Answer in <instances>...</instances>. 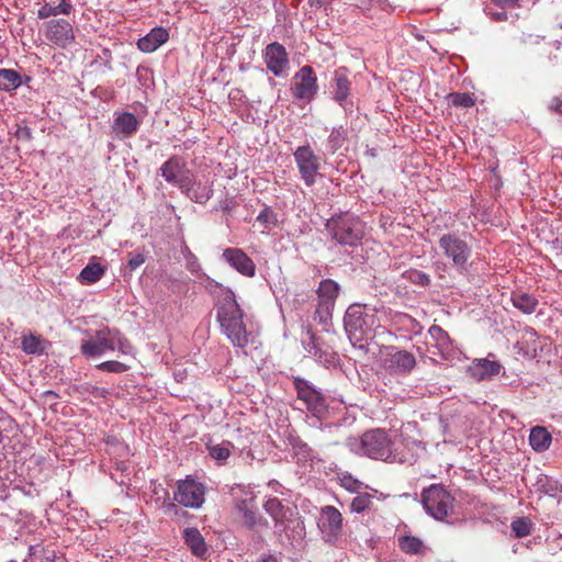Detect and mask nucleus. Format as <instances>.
Segmentation results:
<instances>
[{"mask_svg": "<svg viewBox=\"0 0 562 562\" xmlns=\"http://www.w3.org/2000/svg\"><path fill=\"white\" fill-rule=\"evenodd\" d=\"M501 364L487 359H477L469 367L468 373L476 380H485L499 373Z\"/></svg>", "mask_w": 562, "mask_h": 562, "instance_id": "5701e85b", "label": "nucleus"}, {"mask_svg": "<svg viewBox=\"0 0 562 562\" xmlns=\"http://www.w3.org/2000/svg\"><path fill=\"white\" fill-rule=\"evenodd\" d=\"M344 518L341 513L331 505H326L321 508L317 527L322 533L323 539L328 543H336L342 535Z\"/></svg>", "mask_w": 562, "mask_h": 562, "instance_id": "9b49d317", "label": "nucleus"}, {"mask_svg": "<svg viewBox=\"0 0 562 562\" xmlns=\"http://www.w3.org/2000/svg\"><path fill=\"white\" fill-rule=\"evenodd\" d=\"M236 508L243 514L244 525L249 529L266 524V520L258 514L254 496L237 501Z\"/></svg>", "mask_w": 562, "mask_h": 562, "instance_id": "aec40b11", "label": "nucleus"}, {"mask_svg": "<svg viewBox=\"0 0 562 562\" xmlns=\"http://www.w3.org/2000/svg\"><path fill=\"white\" fill-rule=\"evenodd\" d=\"M53 40V43L56 44V45H65L66 42H68L69 40H74L75 37H59V36H56V37H50Z\"/></svg>", "mask_w": 562, "mask_h": 562, "instance_id": "4d7b16f0", "label": "nucleus"}, {"mask_svg": "<svg viewBox=\"0 0 562 562\" xmlns=\"http://www.w3.org/2000/svg\"><path fill=\"white\" fill-rule=\"evenodd\" d=\"M244 315V311L236 301L235 293L231 289H226L217 304L216 319L222 333L237 348H245L248 345Z\"/></svg>", "mask_w": 562, "mask_h": 562, "instance_id": "f03ea898", "label": "nucleus"}, {"mask_svg": "<svg viewBox=\"0 0 562 562\" xmlns=\"http://www.w3.org/2000/svg\"><path fill=\"white\" fill-rule=\"evenodd\" d=\"M142 120L131 112L114 113L111 125L112 134L116 139H126L135 135L140 126Z\"/></svg>", "mask_w": 562, "mask_h": 562, "instance_id": "2eb2a0df", "label": "nucleus"}, {"mask_svg": "<svg viewBox=\"0 0 562 562\" xmlns=\"http://www.w3.org/2000/svg\"><path fill=\"white\" fill-rule=\"evenodd\" d=\"M213 195L212 183L195 181L188 198L199 204H205Z\"/></svg>", "mask_w": 562, "mask_h": 562, "instance_id": "2f4dec72", "label": "nucleus"}, {"mask_svg": "<svg viewBox=\"0 0 562 562\" xmlns=\"http://www.w3.org/2000/svg\"><path fill=\"white\" fill-rule=\"evenodd\" d=\"M371 505H372L371 495L368 493H364V494H359L358 496H356L352 499V502L350 504V508H351V512L363 513L364 510L370 508Z\"/></svg>", "mask_w": 562, "mask_h": 562, "instance_id": "c03bdc74", "label": "nucleus"}, {"mask_svg": "<svg viewBox=\"0 0 562 562\" xmlns=\"http://www.w3.org/2000/svg\"><path fill=\"white\" fill-rule=\"evenodd\" d=\"M268 487L274 493L283 494V486L277 480H270L268 482Z\"/></svg>", "mask_w": 562, "mask_h": 562, "instance_id": "6e6d98bb", "label": "nucleus"}, {"mask_svg": "<svg viewBox=\"0 0 562 562\" xmlns=\"http://www.w3.org/2000/svg\"><path fill=\"white\" fill-rule=\"evenodd\" d=\"M512 530L517 538L526 537L530 533V522L526 518H518L512 522Z\"/></svg>", "mask_w": 562, "mask_h": 562, "instance_id": "de8ad7c7", "label": "nucleus"}, {"mask_svg": "<svg viewBox=\"0 0 562 562\" xmlns=\"http://www.w3.org/2000/svg\"><path fill=\"white\" fill-rule=\"evenodd\" d=\"M205 501V486L192 479L187 476L184 480H179L176 484L173 492V502L178 505L198 509L202 507Z\"/></svg>", "mask_w": 562, "mask_h": 562, "instance_id": "9d476101", "label": "nucleus"}, {"mask_svg": "<svg viewBox=\"0 0 562 562\" xmlns=\"http://www.w3.org/2000/svg\"><path fill=\"white\" fill-rule=\"evenodd\" d=\"M231 442L224 441L218 445H207V451L210 456L216 460L220 464L224 463L231 456Z\"/></svg>", "mask_w": 562, "mask_h": 562, "instance_id": "e433bc0d", "label": "nucleus"}, {"mask_svg": "<svg viewBox=\"0 0 562 562\" xmlns=\"http://www.w3.org/2000/svg\"><path fill=\"white\" fill-rule=\"evenodd\" d=\"M15 136H16V138L22 139V140H31L32 131L27 126L19 127L15 132Z\"/></svg>", "mask_w": 562, "mask_h": 562, "instance_id": "864d4df0", "label": "nucleus"}, {"mask_svg": "<svg viewBox=\"0 0 562 562\" xmlns=\"http://www.w3.org/2000/svg\"><path fill=\"white\" fill-rule=\"evenodd\" d=\"M346 446L351 452L389 463L408 460L403 442L381 428L368 430L361 437H348Z\"/></svg>", "mask_w": 562, "mask_h": 562, "instance_id": "f257e3e1", "label": "nucleus"}, {"mask_svg": "<svg viewBox=\"0 0 562 562\" xmlns=\"http://www.w3.org/2000/svg\"><path fill=\"white\" fill-rule=\"evenodd\" d=\"M222 258L243 276L254 277L256 273L254 260L240 248H226Z\"/></svg>", "mask_w": 562, "mask_h": 562, "instance_id": "f3484780", "label": "nucleus"}, {"mask_svg": "<svg viewBox=\"0 0 562 562\" xmlns=\"http://www.w3.org/2000/svg\"><path fill=\"white\" fill-rule=\"evenodd\" d=\"M453 497L442 486L432 484L422 493V504L428 515L442 521L453 508Z\"/></svg>", "mask_w": 562, "mask_h": 562, "instance_id": "0eeeda50", "label": "nucleus"}, {"mask_svg": "<svg viewBox=\"0 0 562 562\" xmlns=\"http://www.w3.org/2000/svg\"><path fill=\"white\" fill-rule=\"evenodd\" d=\"M552 441L551 434L543 427L536 426L529 435V443L537 452H543L549 449Z\"/></svg>", "mask_w": 562, "mask_h": 562, "instance_id": "bb28decb", "label": "nucleus"}, {"mask_svg": "<svg viewBox=\"0 0 562 562\" xmlns=\"http://www.w3.org/2000/svg\"><path fill=\"white\" fill-rule=\"evenodd\" d=\"M114 350H119L122 355H130L133 347L119 330L110 328L98 330L94 336L83 340L80 346V351L86 358H97L106 351Z\"/></svg>", "mask_w": 562, "mask_h": 562, "instance_id": "423d86ee", "label": "nucleus"}, {"mask_svg": "<svg viewBox=\"0 0 562 562\" xmlns=\"http://www.w3.org/2000/svg\"><path fill=\"white\" fill-rule=\"evenodd\" d=\"M428 334L435 340L436 347L442 358L448 359L447 351L451 345V339L446 330L438 325H432L428 329Z\"/></svg>", "mask_w": 562, "mask_h": 562, "instance_id": "c756f323", "label": "nucleus"}, {"mask_svg": "<svg viewBox=\"0 0 562 562\" xmlns=\"http://www.w3.org/2000/svg\"><path fill=\"white\" fill-rule=\"evenodd\" d=\"M333 427H337V425L328 424V425H326V426H325V429H330V428H333Z\"/></svg>", "mask_w": 562, "mask_h": 562, "instance_id": "338daca9", "label": "nucleus"}, {"mask_svg": "<svg viewBox=\"0 0 562 562\" xmlns=\"http://www.w3.org/2000/svg\"><path fill=\"white\" fill-rule=\"evenodd\" d=\"M257 562H278L277 558L272 554H263Z\"/></svg>", "mask_w": 562, "mask_h": 562, "instance_id": "bf43d9fd", "label": "nucleus"}, {"mask_svg": "<svg viewBox=\"0 0 562 562\" xmlns=\"http://www.w3.org/2000/svg\"><path fill=\"white\" fill-rule=\"evenodd\" d=\"M351 82L347 77L346 68H339L334 72L330 81V92L333 99L340 104L347 100L350 93Z\"/></svg>", "mask_w": 562, "mask_h": 562, "instance_id": "412c9836", "label": "nucleus"}, {"mask_svg": "<svg viewBox=\"0 0 562 562\" xmlns=\"http://www.w3.org/2000/svg\"><path fill=\"white\" fill-rule=\"evenodd\" d=\"M146 35H147V36H150V35H168V34H167V33H166V31H165V30H162L161 27H158V29L154 27V29H151V31H150L149 33H147Z\"/></svg>", "mask_w": 562, "mask_h": 562, "instance_id": "052dcab7", "label": "nucleus"}, {"mask_svg": "<svg viewBox=\"0 0 562 562\" xmlns=\"http://www.w3.org/2000/svg\"><path fill=\"white\" fill-rule=\"evenodd\" d=\"M548 481H549V480H548V477H547V476H543V477H540V479L538 480V482H537L538 486H539L540 488H543L547 493H548L549 491H553V487H550V488H547V487H546V483H548Z\"/></svg>", "mask_w": 562, "mask_h": 562, "instance_id": "13d9d810", "label": "nucleus"}, {"mask_svg": "<svg viewBox=\"0 0 562 562\" xmlns=\"http://www.w3.org/2000/svg\"><path fill=\"white\" fill-rule=\"evenodd\" d=\"M266 513L274 520L285 519L289 520L291 517L300 516L295 507L285 506L277 497H268L263 504Z\"/></svg>", "mask_w": 562, "mask_h": 562, "instance_id": "4be33fe9", "label": "nucleus"}, {"mask_svg": "<svg viewBox=\"0 0 562 562\" xmlns=\"http://www.w3.org/2000/svg\"><path fill=\"white\" fill-rule=\"evenodd\" d=\"M362 483L351 476L350 474L341 477V486L350 492H357L361 487Z\"/></svg>", "mask_w": 562, "mask_h": 562, "instance_id": "8fccbe9b", "label": "nucleus"}, {"mask_svg": "<svg viewBox=\"0 0 562 562\" xmlns=\"http://www.w3.org/2000/svg\"><path fill=\"white\" fill-rule=\"evenodd\" d=\"M403 278L408 282L420 285V286H429L431 283L430 276L424 271L417 269H408L403 273Z\"/></svg>", "mask_w": 562, "mask_h": 562, "instance_id": "58836bf2", "label": "nucleus"}, {"mask_svg": "<svg viewBox=\"0 0 562 562\" xmlns=\"http://www.w3.org/2000/svg\"><path fill=\"white\" fill-rule=\"evenodd\" d=\"M325 229L330 239L341 247L357 248L366 236V224L359 216L345 212L326 221Z\"/></svg>", "mask_w": 562, "mask_h": 562, "instance_id": "39448f33", "label": "nucleus"}, {"mask_svg": "<svg viewBox=\"0 0 562 562\" xmlns=\"http://www.w3.org/2000/svg\"><path fill=\"white\" fill-rule=\"evenodd\" d=\"M88 392L91 396L93 397H102V398H105L108 395H109V390L105 389V387H100V386H90L88 389Z\"/></svg>", "mask_w": 562, "mask_h": 562, "instance_id": "603ef678", "label": "nucleus"}, {"mask_svg": "<svg viewBox=\"0 0 562 562\" xmlns=\"http://www.w3.org/2000/svg\"><path fill=\"white\" fill-rule=\"evenodd\" d=\"M30 80V77H25L24 82H29ZM22 83L23 79L18 71L7 68L0 69V91H13L18 89Z\"/></svg>", "mask_w": 562, "mask_h": 562, "instance_id": "a878e982", "label": "nucleus"}, {"mask_svg": "<svg viewBox=\"0 0 562 562\" xmlns=\"http://www.w3.org/2000/svg\"><path fill=\"white\" fill-rule=\"evenodd\" d=\"M22 350L27 355H43L46 350V340L41 336L29 334L22 337Z\"/></svg>", "mask_w": 562, "mask_h": 562, "instance_id": "c85d7f7f", "label": "nucleus"}, {"mask_svg": "<svg viewBox=\"0 0 562 562\" xmlns=\"http://www.w3.org/2000/svg\"><path fill=\"white\" fill-rule=\"evenodd\" d=\"M554 44H555L557 48H559L561 43L559 41H554Z\"/></svg>", "mask_w": 562, "mask_h": 562, "instance_id": "774afa93", "label": "nucleus"}, {"mask_svg": "<svg viewBox=\"0 0 562 562\" xmlns=\"http://www.w3.org/2000/svg\"><path fill=\"white\" fill-rule=\"evenodd\" d=\"M127 267L130 270H136L145 262V256L142 252H130L128 254Z\"/></svg>", "mask_w": 562, "mask_h": 562, "instance_id": "3c124183", "label": "nucleus"}, {"mask_svg": "<svg viewBox=\"0 0 562 562\" xmlns=\"http://www.w3.org/2000/svg\"><path fill=\"white\" fill-rule=\"evenodd\" d=\"M183 540L191 553L198 558H204L207 553L205 540L198 528L191 527L183 530Z\"/></svg>", "mask_w": 562, "mask_h": 562, "instance_id": "b1692460", "label": "nucleus"}, {"mask_svg": "<svg viewBox=\"0 0 562 562\" xmlns=\"http://www.w3.org/2000/svg\"><path fill=\"white\" fill-rule=\"evenodd\" d=\"M263 57L267 68L274 76H282L289 68L288 53L278 42L271 43L266 47Z\"/></svg>", "mask_w": 562, "mask_h": 562, "instance_id": "dca6fc26", "label": "nucleus"}, {"mask_svg": "<svg viewBox=\"0 0 562 562\" xmlns=\"http://www.w3.org/2000/svg\"><path fill=\"white\" fill-rule=\"evenodd\" d=\"M293 157L303 182L307 187L314 186L317 178L322 177L319 173L321 157L316 155L310 144L299 146L293 153Z\"/></svg>", "mask_w": 562, "mask_h": 562, "instance_id": "1a4fd4ad", "label": "nucleus"}, {"mask_svg": "<svg viewBox=\"0 0 562 562\" xmlns=\"http://www.w3.org/2000/svg\"><path fill=\"white\" fill-rule=\"evenodd\" d=\"M317 77L311 66H303L293 78L291 91L299 100H311L317 92Z\"/></svg>", "mask_w": 562, "mask_h": 562, "instance_id": "4468645a", "label": "nucleus"}, {"mask_svg": "<svg viewBox=\"0 0 562 562\" xmlns=\"http://www.w3.org/2000/svg\"><path fill=\"white\" fill-rule=\"evenodd\" d=\"M104 274V268L98 262H89L80 272L79 280L83 284L99 281Z\"/></svg>", "mask_w": 562, "mask_h": 562, "instance_id": "473e14b6", "label": "nucleus"}, {"mask_svg": "<svg viewBox=\"0 0 562 562\" xmlns=\"http://www.w3.org/2000/svg\"><path fill=\"white\" fill-rule=\"evenodd\" d=\"M97 369L104 372H111V373H123L126 372L130 369V366L116 361V360H109L101 362L97 366Z\"/></svg>", "mask_w": 562, "mask_h": 562, "instance_id": "49530a36", "label": "nucleus"}, {"mask_svg": "<svg viewBox=\"0 0 562 562\" xmlns=\"http://www.w3.org/2000/svg\"><path fill=\"white\" fill-rule=\"evenodd\" d=\"M348 139V130L344 126L333 127L327 140L326 148L329 154L334 155L337 150H339L346 140Z\"/></svg>", "mask_w": 562, "mask_h": 562, "instance_id": "7c9ffc66", "label": "nucleus"}, {"mask_svg": "<svg viewBox=\"0 0 562 562\" xmlns=\"http://www.w3.org/2000/svg\"><path fill=\"white\" fill-rule=\"evenodd\" d=\"M273 30L279 35H290L295 33V30L293 29V18L278 13L277 23Z\"/></svg>", "mask_w": 562, "mask_h": 562, "instance_id": "79ce46f5", "label": "nucleus"}, {"mask_svg": "<svg viewBox=\"0 0 562 562\" xmlns=\"http://www.w3.org/2000/svg\"><path fill=\"white\" fill-rule=\"evenodd\" d=\"M256 221L259 222L265 229H271L277 226L278 216L270 206H265L258 214Z\"/></svg>", "mask_w": 562, "mask_h": 562, "instance_id": "a19ab883", "label": "nucleus"}, {"mask_svg": "<svg viewBox=\"0 0 562 562\" xmlns=\"http://www.w3.org/2000/svg\"><path fill=\"white\" fill-rule=\"evenodd\" d=\"M417 366L415 356L397 347H389L384 357V368L391 374L407 376Z\"/></svg>", "mask_w": 562, "mask_h": 562, "instance_id": "ddd939ff", "label": "nucleus"}, {"mask_svg": "<svg viewBox=\"0 0 562 562\" xmlns=\"http://www.w3.org/2000/svg\"><path fill=\"white\" fill-rule=\"evenodd\" d=\"M549 109L550 111L562 115V98L554 97L549 104Z\"/></svg>", "mask_w": 562, "mask_h": 562, "instance_id": "5fc2aeb1", "label": "nucleus"}, {"mask_svg": "<svg viewBox=\"0 0 562 562\" xmlns=\"http://www.w3.org/2000/svg\"><path fill=\"white\" fill-rule=\"evenodd\" d=\"M447 101L450 105L457 108H471L475 104L473 95L465 92H451L447 95Z\"/></svg>", "mask_w": 562, "mask_h": 562, "instance_id": "4c0bfd02", "label": "nucleus"}, {"mask_svg": "<svg viewBox=\"0 0 562 562\" xmlns=\"http://www.w3.org/2000/svg\"><path fill=\"white\" fill-rule=\"evenodd\" d=\"M308 4L311 8H319L322 5L321 0H308Z\"/></svg>", "mask_w": 562, "mask_h": 562, "instance_id": "0e129e2a", "label": "nucleus"}, {"mask_svg": "<svg viewBox=\"0 0 562 562\" xmlns=\"http://www.w3.org/2000/svg\"><path fill=\"white\" fill-rule=\"evenodd\" d=\"M276 533L284 536L289 541H299L305 537L304 520L300 517H291L289 520L278 519L274 520Z\"/></svg>", "mask_w": 562, "mask_h": 562, "instance_id": "a211bd4d", "label": "nucleus"}, {"mask_svg": "<svg viewBox=\"0 0 562 562\" xmlns=\"http://www.w3.org/2000/svg\"><path fill=\"white\" fill-rule=\"evenodd\" d=\"M162 510L177 524H181L190 516L187 510L179 507L178 503L171 501L164 502Z\"/></svg>", "mask_w": 562, "mask_h": 562, "instance_id": "c9c22d12", "label": "nucleus"}, {"mask_svg": "<svg viewBox=\"0 0 562 562\" xmlns=\"http://www.w3.org/2000/svg\"><path fill=\"white\" fill-rule=\"evenodd\" d=\"M378 318L374 308L362 304H351L344 316V327L350 342L360 349L374 337Z\"/></svg>", "mask_w": 562, "mask_h": 562, "instance_id": "20e7f679", "label": "nucleus"}, {"mask_svg": "<svg viewBox=\"0 0 562 562\" xmlns=\"http://www.w3.org/2000/svg\"><path fill=\"white\" fill-rule=\"evenodd\" d=\"M169 37H138L137 47L144 53L155 52L164 45Z\"/></svg>", "mask_w": 562, "mask_h": 562, "instance_id": "ea45409f", "label": "nucleus"}, {"mask_svg": "<svg viewBox=\"0 0 562 562\" xmlns=\"http://www.w3.org/2000/svg\"><path fill=\"white\" fill-rule=\"evenodd\" d=\"M72 11V4L67 0H60L58 3L47 2L38 10V18L47 19L52 15L65 14L68 15Z\"/></svg>", "mask_w": 562, "mask_h": 562, "instance_id": "cd10ccee", "label": "nucleus"}, {"mask_svg": "<svg viewBox=\"0 0 562 562\" xmlns=\"http://www.w3.org/2000/svg\"><path fill=\"white\" fill-rule=\"evenodd\" d=\"M446 265L445 263H441V262H435L434 263V268L437 272H439L440 270L445 271L446 270Z\"/></svg>", "mask_w": 562, "mask_h": 562, "instance_id": "e2e57ef3", "label": "nucleus"}, {"mask_svg": "<svg viewBox=\"0 0 562 562\" xmlns=\"http://www.w3.org/2000/svg\"><path fill=\"white\" fill-rule=\"evenodd\" d=\"M71 31L72 26L66 19L52 20L49 22L48 35H69Z\"/></svg>", "mask_w": 562, "mask_h": 562, "instance_id": "37998d69", "label": "nucleus"}, {"mask_svg": "<svg viewBox=\"0 0 562 562\" xmlns=\"http://www.w3.org/2000/svg\"><path fill=\"white\" fill-rule=\"evenodd\" d=\"M510 302L517 310L527 315L535 313L539 305V301L535 295L521 290L512 292Z\"/></svg>", "mask_w": 562, "mask_h": 562, "instance_id": "393cba45", "label": "nucleus"}, {"mask_svg": "<svg viewBox=\"0 0 562 562\" xmlns=\"http://www.w3.org/2000/svg\"><path fill=\"white\" fill-rule=\"evenodd\" d=\"M471 235L468 233L447 232L440 235L438 248L448 263L460 276H469L472 270Z\"/></svg>", "mask_w": 562, "mask_h": 562, "instance_id": "7ed1b4c3", "label": "nucleus"}, {"mask_svg": "<svg viewBox=\"0 0 562 562\" xmlns=\"http://www.w3.org/2000/svg\"><path fill=\"white\" fill-rule=\"evenodd\" d=\"M29 555L35 562H55L56 560L54 550L41 546H31ZM23 562L29 561L24 560Z\"/></svg>", "mask_w": 562, "mask_h": 562, "instance_id": "f704fd0d", "label": "nucleus"}, {"mask_svg": "<svg viewBox=\"0 0 562 562\" xmlns=\"http://www.w3.org/2000/svg\"><path fill=\"white\" fill-rule=\"evenodd\" d=\"M507 7H496L492 1L485 4L484 12L495 22H502L507 20Z\"/></svg>", "mask_w": 562, "mask_h": 562, "instance_id": "a18cd8bd", "label": "nucleus"}, {"mask_svg": "<svg viewBox=\"0 0 562 562\" xmlns=\"http://www.w3.org/2000/svg\"><path fill=\"white\" fill-rule=\"evenodd\" d=\"M339 290V284L331 279L321 281L316 291L318 304L315 311V316L319 318L321 323H326L331 318Z\"/></svg>", "mask_w": 562, "mask_h": 562, "instance_id": "f8f14e48", "label": "nucleus"}, {"mask_svg": "<svg viewBox=\"0 0 562 562\" xmlns=\"http://www.w3.org/2000/svg\"><path fill=\"white\" fill-rule=\"evenodd\" d=\"M223 210L225 212H229L231 211V207H229L228 203H225V205L223 206Z\"/></svg>", "mask_w": 562, "mask_h": 562, "instance_id": "69168bd1", "label": "nucleus"}, {"mask_svg": "<svg viewBox=\"0 0 562 562\" xmlns=\"http://www.w3.org/2000/svg\"><path fill=\"white\" fill-rule=\"evenodd\" d=\"M43 396L46 397V398H48V397L57 398L58 394L56 392H54V391L48 390V391H45L43 393Z\"/></svg>", "mask_w": 562, "mask_h": 562, "instance_id": "680f3d73", "label": "nucleus"}, {"mask_svg": "<svg viewBox=\"0 0 562 562\" xmlns=\"http://www.w3.org/2000/svg\"><path fill=\"white\" fill-rule=\"evenodd\" d=\"M292 381L297 400L305 404L306 409L313 416L322 419L328 408L325 395L303 378L294 376Z\"/></svg>", "mask_w": 562, "mask_h": 562, "instance_id": "6e6552de", "label": "nucleus"}, {"mask_svg": "<svg viewBox=\"0 0 562 562\" xmlns=\"http://www.w3.org/2000/svg\"><path fill=\"white\" fill-rule=\"evenodd\" d=\"M195 180L193 173L188 169L187 175L182 176L175 186H177L181 192L188 198Z\"/></svg>", "mask_w": 562, "mask_h": 562, "instance_id": "09e8293b", "label": "nucleus"}, {"mask_svg": "<svg viewBox=\"0 0 562 562\" xmlns=\"http://www.w3.org/2000/svg\"><path fill=\"white\" fill-rule=\"evenodd\" d=\"M401 551L407 554H419L425 549L424 542L414 536H402L397 540Z\"/></svg>", "mask_w": 562, "mask_h": 562, "instance_id": "72a5a7b5", "label": "nucleus"}, {"mask_svg": "<svg viewBox=\"0 0 562 562\" xmlns=\"http://www.w3.org/2000/svg\"><path fill=\"white\" fill-rule=\"evenodd\" d=\"M159 171L168 183L176 184L182 176L187 175L188 168L180 156H172L161 165Z\"/></svg>", "mask_w": 562, "mask_h": 562, "instance_id": "6ab92c4d", "label": "nucleus"}]
</instances>
